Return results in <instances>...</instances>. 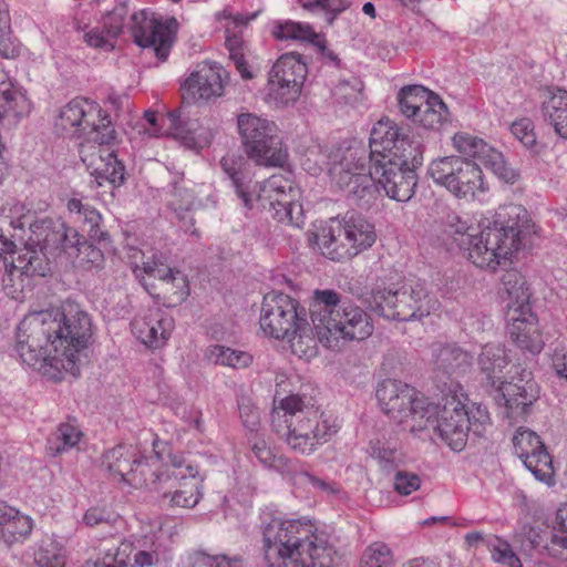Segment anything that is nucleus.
I'll list each match as a JSON object with an SVG mask.
<instances>
[{"mask_svg":"<svg viewBox=\"0 0 567 567\" xmlns=\"http://www.w3.org/2000/svg\"><path fill=\"white\" fill-rule=\"evenodd\" d=\"M91 332L87 313L59 309L33 311L17 327L16 352L22 363L53 381L63 373L80 374L79 353L85 348Z\"/></svg>","mask_w":567,"mask_h":567,"instance_id":"obj_1","label":"nucleus"},{"mask_svg":"<svg viewBox=\"0 0 567 567\" xmlns=\"http://www.w3.org/2000/svg\"><path fill=\"white\" fill-rule=\"evenodd\" d=\"M369 141V154L362 146L338 147L332 151L328 161L329 176L391 177L414 173L422 165V159L417 156H413L410 163L401 154L406 135L389 118H382L374 124Z\"/></svg>","mask_w":567,"mask_h":567,"instance_id":"obj_2","label":"nucleus"},{"mask_svg":"<svg viewBox=\"0 0 567 567\" xmlns=\"http://www.w3.org/2000/svg\"><path fill=\"white\" fill-rule=\"evenodd\" d=\"M267 567H331L332 549L301 519L271 518L262 528Z\"/></svg>","mask_w":567,"mask_h":567,"instance_id":"obj_3","label":"nucleus"},{"mask_svg":"<svg viewBox=\"0 0 567 567\" xmlns=\"http://www.w3.org/2000/svg\"><path fill=\"white\" fill-rule=\"evenodd\" d=\"M275 431L296 453L310 455L339 431L336 417L298 394L282 399L271 413Z\"/></svg>","mask_w":567,"mask_h":567,"instance_id":"obj_4","label":"nucleus"},{"mask_svg":"<svg viewBox=\"0 0 567 567\" xmlns=\"http://www.w3.org/2000/svg\"><path fill=\"white\" fill-rule=\"evenodd\" d=\"M312 336L326 348H336L340 339L364 340L373 332L369 315L333 289H317L309 308Z\"/></svg>","mask_w":567,"mask_h":567,"instance_id":"obj_5","label":"nucleus"},{"mask_svg":"<svg viewBox=\"0 0 567 567\" xmlns=\"http://www.w3.org/2000/svg\"><path fill=\"white\" fill-rule=\"evenodd\" d=\"M443 225L444 233L453 238L460 249L466 250L468 259L480 268L495 270L520 245L517 225L485 227L476 234V229L455 213L447 214Z\"/></svg>","mask_w":567,"mask_h":567,"instance_id":"obj_6","label":"nucleus"},{"mask_svg":"<svg viewBox=\"0 0 567 567\" xmlns=\"http://www.w3.org/2000/svg\"><path fill=\"white\" fill-rule=\"evenodd\" d=\"M259 326L266 336L287 340L291 351L299 358H309L316 353V341L306 311L289 295L271 291L264 296Z\"/></svg>","mask_w":567,"mask_h":567,"instance_id":"obj_7","label":"nucleus"},{"mask_svg":"<svg viewBox=\"0 0 567 567\" xmlns=\"http://www.w3.org/2000/svg\"><path fill=\"white\" fill-rule=\"evenodd\" d=\"M56 133L99 145L111 144L116 132L110 115L92 100L75 97L62 106L54 117Z\"/></svg>","mask_w":567,"mask_h":567,"instance_id":"obj_8","label":"nucleus"},{"mask_svg":"<svg viewBox=\"0 0 567 567\" xmlns=\"http://www.w3.org/2000/svg\"><path fill=\"white\" fill-rule=\"evenodd\" d=\"M377 240L374 225L361 215L347 214L315 234V244L323 256L340 261L351 259L372 247Z\"/></svg>","mask_w":567,"mask_h":567,"instance_id":"obj_9","label":"nucleus"},{"mask_svg":"<svg viewBox=\"0 0 567 567\" xmlns=\"http://www.w3.org/2000/svg\"><path fill=\"white\" fill-rule=\"evenodd\" d=\"M203 478L198 466L188 462L183 455H168L151 480V489L172 507L193 508L200 501Z\"/></svg>","mask_w":567,"mask_h":567,"instance_id":"obj_10","label":"nucleus"},{"mask_svg":"<svg viewBox=\"0 0 567 567\" xmlns=\"http://www.w3.org/2000/svg\"><path fill=\"white\" fill-rule=\"evenodd\" d=\"M382 411L412 433L424 430L436 413V406L417 391L398 380H385L377 389Z\"/></svg>","mask_w":567,"mask_h":567,"instance_id":"obj_11","label":"nucleus"},{"mask_svg":"<svg viewBox=\"0 0 567 567\" xmlns=\"http://www.w3.org/2000/svg\"><path fill=\"white\" fill-rule=\"evenodd\" d=\"M368 303L378 316L400 321L422 319L440 306L439 300L429 293L424 282L420 281L400 289H373Z\"/></svg>","mask_w":567,"mask_h":567,"instance_id":"obj_12","label":"nucleus"},{"mask_svg":"<svg viewBox=\"0 0 567 567\" xmlns=\"http://www.w3.org/2000/svg\"><path fill=\"white\" fill-rule=\"evenodd\" d=\"M435 415H437L435 431L453 451L458 452L466 446L470 434L481 437L491 425L486 406L476 403L467 406L456 396L446 399L442 409L436 410Z\"/></svg>","mask_w":567,"mask_h":567,"instance_id":"obj_13","label":"nucleus"},{"mask_svg":"<svg viewBox=\"0 0 567 567\" xmlns=\"http://www.w3.org/2000/svg\"><path fill=\"white\" fill-rule=\"evenodd\" d=\"M71 236L78 238V231L64 225H60L59 228H52L47 221L31 225L28 240L10 265V276L14 271L25 276H45L50 269L47 254L66 246Z\"/></svg>","mask_w":567,"mask_h":567,"instance_id":"obj_14","label":"nucleus"},{"mask_svg":"<svg viewBox=\"0 0 567 567\" xmlns=\"http://www.w3.org/2000/svg\"><path fill=\"white\" fill-rule=\"evenodd\" d=\"M157 453L145 455L136 446L117 445L103 455L110 478L121 486L151 489V480L161 466Z\"/></svg>","mask_w":567,"mask_h":567,"instance_id":"obj_15","label":"nucleus"},{"mask_svg":"<svg viewBox=\"0 0 567 567\" xmlns=\"http://www.w3.org/2000/svg\"><path fill=\"white\" fill-rule=\"evenodd\" d=\"M133 272L145 290L165 307H176L189 296L187 276L156 256L147 258L142 266L135 265Z\"/></svg>","mask_w":567,"mask_h":567,"instance_id":"obj_16","label":"nucleus"},{"mask_svg":"<svg viewBox=\"0 0 567 567\" xmlns=\"http://www.w3.org/2000/svg\"><path fill=\"white\" fill-rule=\"evenodd\" d=\"M308 68L301 55L295 52L278 58L268 73L267 84L261 92L265 103L284 109L298 101Z\"/></svg>","mask_w":567,"mask_h":567,"instance_id":"obj_17","label":"nucleus"},{"mask_svg":"<svg viewBox=\"0 0 567 567\" xmlns=\"http://www.w3.org/2000/svg\"><path fill=\"white\" fill-rule=\"evenodd\" d=\"M144 120L147 123L145 133L150 137L171 136L184 147L196 152L208 147L214 137L210 128L203 126L197 120L183 117L181 110L162 115L148 110L144 113Z\"/></svg>","mask_w":567,"mask_h":567,"instance_id":"obj_18","label":"nucleus"},{"mask_svg":"<svg viewBox=\"0 0 567 567\" xmlns=\"http://www.w3.org/2000/svg\"><path fill=\"white\" fill-rule=\"evenodd\" d=\"M481 370L486 374L492 386L501 390L505 406L513 415H524L533 404L535 395L532 393L533 384L527 381L525 385L506 383L502 381V371L508 364L505 349L498 344H486L478 357Z\"/></svg>","mask_w":567,"mask_h":567,"instance_id":"obj_19","label":"nucleus"},{"mask_svg":"<svg viewBox=\"0 0 567 567\" xmlns=\"http://www.w3.org/2000/svg\"><path fill=\"white\" fill-rule=\"evenodd\" d=\"M178 23L175 18H163L145 8L131 16L130 32L141 48L152 49L158 61L167 60L174 44Z\"/></svg>","mask_w":567,"mask_h":567,"instance_id":"obj_20","label":"nucleus"},{"mask_svg":"<svg viewBox=\"0 0 567 567\" xmlns=\"http://www.w3.org/2000/svg\"><path fill=\"white\" fill-rule=\"evenodd\" d=\"M484 172H489L497 177H515L516 174L507 167L504 155L501 152H492L481 157V162L467 161L462 156H446L434 161L427 174L430 177H482Z\"/></svg>","mask_w":567,"mask_h":567,"instance_id":"obj_21","label":"nucleus"},{"mask_svg":"<svg viewBox=\"0 0 567 567\" xmlns=\"http://www.w3.org/2000/svg\"><path fill=\"white\" fill-rule=\"evenodd\" d=\"M259 198L268 200L272 217L281 224L301 227L303 212L300 204L301 189L296 179H267L260 187Z\"/></svg>","mask_w":567,"mask_h":567,"instance_id":"obj_22","label":"nucleus"},{"mask_svg":"<svg viewBox=\"0 0 567 567\" xmlns=\"http://www.w3.org/2000/svg\"><path fill=\"white\" fill-rule=\"evenodd\" d=\"M277 131L274 122L250 114V157L256 155L259 165L280 167L292 173L287 161L288 153L277 147L280 144Z\"/></svg>","mask_w":567,"mask_h":567,"instance_id":"obj_23","label":"nucleus"},{"mask_svg":"<svg viewBox=\"0 0 567 567\" xmlns=\"http://www.w3.org/2000/svg\"><path fill=\"white\" fill-rule=\"evenodd\" d=\"M228 81L227 71L217 62L203 61L189 70L181 87L193 101H210L224 94Z\"/></svg>","mask_w":567,"mask_h":567,"instance_id":"obj_24","label":"nucleus"},{"mask_svg":"<svg viewBox=\"0 0 567 567\" xmlns=\"http://www.w3.org/2000/svg\"><path fill=\"white\" fill-rule=\"evenodd\" d=\"M513 445L516 455L535 478L549 484L554 476L553 461L537 433L518 427L513 436Z\"/></svg>","mask_w":567,"mask_h":567,"instance_id":"obj_25","label":"nucleus"},{"mask_svg":"<svg viewBox=\"0 0 567 567\" xmlns=\"http://www.w3.org/2000/svg\"><path fill=\"white\" fill-rule=\"evenodd\" d=\"M132 333L147 348H163L174 330V319L158 308L138 313L131 322Z\"/></svg>","mask_w":567,"mask_h":567,"instance_id":"obj_26","label":"nucleus"},{"mask_svg":"<svg viewBox=\"0 0 567 567\" xmlns=\"http://www.w3.org/2000/svg\"><path fill=\"white\" fill-rule=\"evenodd\" d=\"M34 529V519L0 499V543L12 548L28 542Z\"/></svg>","mask_w":567,"mask_h":567,"instance_id":"obj_27","label":"nucleus"},{"mask_svg":"<svg viewBox=\"0 0 567 567\" xmlns=\"http://www.w3.org/2000/svg\"><path fill=\"white\" fill-rule=\"evenodd\" d=\"M507 318L511 339L522 350L538 354L544 348V340L538 329L537 319L530 309L517 311V313L509 311Z\"/></svg>","mask_w":567,"mask_h":567,"instance_id":"obj_28","label":"nucleus"},{"mask_svg":"<svg viewBox=\"0 0 567 567\" xmlns=\"http://www.w3.org/2000/svg\"><path fill=\"white\" fill-rule=\"evenodd\" d=\"M133 546L121 544L114 551L109 550L102 557L87 560L83 567H152L157 561V554L138 550L133 556Z\"/></svg>","mask_w":567,"mask_h":567,"instance_id":"obj_29","label":"nucleus"},{"mask_svg":"<svg viewBox=\"0 0 567 567\" xmlns=\"http://www.w3.org/2000/svg\"><path fill=\"white\" fill-rule=\"evenodd\" d=\"M248 25V18L236 16L226 19V48L229 52V59L234 62L236 69L243 79H248V63L246 62V39L245 31Z\"/></svg>","mask_w":567,"mask_h":567,"instance_id":"obj_30","label":"nucleus"},{"mask_svg":"<svg viewBox=\"0 0 567 567\" xmlns=\"http://www.w3.org/2000/svg\"><path fill=\"white\" fill-rule=\"evenodd\" d=\"M434 372L437 379L463 373L472 364V355L456 344H437L433 348Z\"/></svg>","mask_w":567,"mask_h":567,"instance_id":"obj_31","label":"nucleus"},{"mask_svg":"<svg viewBox=\"0 0 567 567\" xmlns=\"http://www.w3.org/2000/svg\"><path fill=\"white\" fill-rule=\"evenodd\" d=\"M30 111L29 99L14 87L8 73L0 69V120L19 121Z\"/></svg>","mask_w":567,"mask_h":567,"instance_id":"obj_32","label":"nucleus"},{"mask_svg":"<svg viewBox=\"0 0 567 567\" xmlns=\"http://www.w3.org/2000/svg\"><path fill=\"white\" fill-rule=\"evenodd\" d=\"M499 292L506 295L508 299L507 312L522 311L530 309L529 307V289L526 286L524 277L515 269L507 270L501 277Z\"/></svg>","mask_w":567,"mask_h":567,"instance_id":"obj_33","label":"nucleus"},{"mask_svg":"<svg viewBox=\"0 0 567 567\" xmlns=\"http://www.w3.org/2000/svg\"><path fill=\"white\" fill-rule=\"evenodd\" d=\"M124 8L115 9L104 18L103 29L94 28L85 33L87 45L96 49H113V40L117 38L124 25Z\"/></svg>","mask_w":567,"mask_h":567,"instance_id":"obj_34","label":"nucleus"},{"mask_svg":"<svg viewBox=\"0 0 567 567\" xmlns=\"http://www.w3.org/2000/svg\"><path fill=\"white\" fill-rule=\"evenodd\" d=\"M83 163L91 177H124L125 174V166L109 150L99 148L97 153L84 157Z\"/></svg>","mask_w":567,"mask_h":567,"instance_id":"obj_35","label":"nucleus"},{"mask_svg":"<svg viewBox=\"0 0 567 567\" xmlns=\"http://www.w3.org/2000/svg\"><path fill=\"white\" fill-rule=\"evenodd\" d=\"M83 432L75 420L61 423L49 440L48 451L52 456H58L75 447L82 440Z\"/></svg>","mask_w":567,"mask_h":567,"instance_id":"obj_36","label":"nucleus"},{"mask_svg":"<svg viewBox=\"0 0 567 567\" xmlns=\"http://www.w3.org/2000/svg\"><path fill=\"white\" fill-rule=\"evenodd\" d=\"M542 110L555 132L567 140V91L557 90L548 101L543 103Z\"/></svg>","mask_w":567,"mask_h":567,"instance_id":"obj_37","label":"nucleus"},{"mask_svg":"<svg viewBox=\"0 0 567 567\" xmlns=\"http://www.w3.org/2000/svg\"><path fill=\"white\" fill-rule=\"evenodd\" d=\"M433 92L422 85H408L398 94L399 106L402 114L412 121L417 117L423 105L429 101Z\"/></svg>","mask_w":567,"mask_h":567,"instance_id":"obj_38","label":"nucleus"},{"mask_svg":"<svg viewBox=\"0 0 567 567\" xmlns=\"http://www.w3.org/2000/svg\"><path fill=\"white\" fill-rule=\"evenodd\" d=\"M447 117L449 110L446 104L437 94L433 93L413 122L426 130H439L447 121Z\"/></svg>","mask_w":567,"mask_h":567,"instance_id":"obj_39","label":"nucleus"},{"mask_svg":"<svg viewBox=\"0 0 567 567\" xmlns=\"http://www.w3.org/2000/svg\"><path fill=\"white\" fill-rule=\"evenodd\" d=\"M436 184L445 187L455 197L461 199L482 200L488 190V185L484 179H434Z\"/></svg>","mask_w":567,"mask_h":567,"instance_id":"obj_40","label":"nucleus"},{"mask_svg":"<svg viewBox=\"0 0 567 567\" xmlns=\"http://www.w3.org/2000/svg\"><path fill=\"white\" fill-rule=\"evenodd\" d=\"M34 564L37 567H65L64 546L56 540L43 542L34 553Z\"/></svg>","mask_w":567,"mask_h":567,"instance_id":"obj_41","label":"nucleus"},{"mask_svg":"<svg viewBox=\"0 0 567 567\" xmlns=\"http://www.w3.org/2000/svg\"><path fill=\"white\" fill-rule=\"evenodd\" d=\"M557 519L560 528L550 532L546 548L550 555L567 561V505L558 508Z\"/></svg>","mask_w":567,"mask_h":567,"instance_id":"obj_42","label":"nucleus"},{"mask_svg":"<svg viewBox=\"0 0 567 567\" xmlns=\"http://www.w3.org/2000/svg\"><path fill=\"white\" fill-rule=\"evenodd\" d=\"M454 145L460 153L464 154L467 161L481 162V157L489 154V151L497 152L489 147L483 140L464 134H456L453 137Z\"/></svg>","mask_w":567,"mask_h":567,"instance_id":"obj_43","label":"nucleus"},{"mask_svg":"<svg viewBox=\"0 0 567 567\" xmlns=\"http://www.w3.org/2000/svg\"><path fill=\"white\" fill-rule=\"evenodd\" d=\"M251 450L265 468L277 472H285L289 468V460L284 455L276 454L264 440L255 442Z\"/></svg>","mask_w":567,"mask_h":567,"instance_id":"obj_44","label":"nucleus"},{"mask_svg":"<svg viewBox=\"0 0 567 567\" xmlns=\"http://www.w3.org/2000/svg\"><path fill=\"white\" fill-rule=\"evenodd\" d=\"M272 33L278 40H298L309 43L313 38H316V32L310 25L293 21L277 23Z\"/></svg>","mask_w":567,"mask_h":567,"instance_id":"obj_45","label":"nucleus"},{"mask_svg":"<svg viewBox=\"0 0 567 567\" xmlns=\"http://www.w3.org/2000/svg\"><path fill=\"white\" fill-rule=\"evenodd\" d=\"M360 567H393L391 548L382 542L371 544L362 555Z\"/></svg>","mask_w":567,"mask_h":567,"instance_id":"obj_46","label":"nucleus"},{"mask_svg":"<svg viewBox=\"0 0 567 567\" xmlns=\"http://www.w3.org/2000/svg\"><path fill=\"white\" fill-rule=\"evenodd\" d=\"M207 357L216 364L231 368L246 367L247 354L243 351H236L224 346L215 344L208 348Z\"/></svg>","mask_w":567,"mask_h":567,"instance_id":"obj_47","label":"nucleus"},{"mask_svg":"<svg viewBox=\"0 0 567 567\" xmlns=\"http://www.w3.org/2000/svg\"><path fill=\"white\" fill-rule=\"evenodd\" d=\"M20 47L10 34V17L6 6L0 4V55L12 59L19 55Z\"/></svg>","mask_w":567,"mask_h":567,"instance_id":"obj_48","label":"nucleus"},{"mask_svg":"<svg viewBox=\"0 0 567 567\" xmlns=\"http://www.w3.org/2000/svg\"><path fill=\"white\" fill-rule=\"evenodd\" d=\"M192 567H245L241 557H228L227 555H209L205 551H196L192 556Z\"/></svg>","mask_w":567,"mask_h":567,"instance_id":"obj_49","label":"nucleus"},{"mask_svg":"<svg viewBox=\"0 0 567 567\" xmlns=\"http://www.w3.org/2000/svg\"><path fill=\"white\" fill-rule=\"evenodd\" d=\"M381 187L390 198L408 202L414 194L416 179H383Z\"/></svg>","mask_w":567,"mask_h":567,"instance_id":"obj_50","label":"nucleus"},{"mask_svg":"<svg viewBox=\"0 0 567 567\" xmlns=\"http://www.w3.org/2000/svg\"><path fill=\"white\" fill-rule=\"evenodd\" d=\"M358 181H354V185L349 192V198L358 204L370 205L375 199L377 194L382 190L381 184L383 179H362V183H358Z\"/></svg>","mask_w":567,"mask_h":567,"instance_id":"obj_51","label":"nucleus"},{"mask_svg":"<svg viewBox=\"0 0 567 567\" xmlns=\"http://www.w3.org/2000/svg\"><path fill=\"white\" fill-rule=\"evenodd\" d=\"M487 545L491 547L492 558L494 561L509 567H522L520 559L507 542L495 537L494 540L488 542Z\"/></svg>","mask_w":567,"mask_h":567,"instance_id":"obj_52","label":"nucleus"},{"mask_svg":"<svg viewBox=\"0 0 567 567\" xmlns=\"http://www.w3.org/2000/svg\"><path fill=\"white\" fill-rule=\"evenodd\" d=\"M512 134L533 153H538V144L534 132V124L529 118L515 121L511 126Z\"/></svg>","mask_w":567,"mask_h":567,"instance_id":"obj_53","label":"nucleus"},{"mask_svg":"<svg viewBox=\"0 0 567 567\" xmlns=\"http://www.w3.org/2000/svg\"><path fill=\"white\" fill-rule=\"evenodd\" d=\"M16 226L13 220L3 214H0V256L16 252V244L12 240L11 229L21 228Z\"/></svg>","mask_w":567,"mask_h":567,"instance_id":"obj_54","label":"nucleus"},{"mask_svg":"<svg viewBox=\"0 0 567 567\" xmlns=\"http://www.w3.org/2000/svg\"><path fill=\"white\" fill-rule=\"evenodd\" d=\"M421 486L420 477L414 473L398 472L394 476V488L401 495H410Z\"/></svg>","mask_w":567,"mask_h":567,"instance_id":"obj_55","label":"nucleus"},{"mask_svg":"<svg viewBox=\"0 0 567 567\" xmlns=\"http://www.w3.org/2000/svg\"><path fill=\"white\" fill-rule=\"evenodd\" d=\"M551 367L556 374L567 380V347H556L551 354Z\"/></svg>","mask_w":567,"mask_h":567,"instance_id":"obj_56","label":"nucleus"},{"mask_svg":"<svg viewBox=\"0 0 567 567\" xmlns=\"http://www.w3.org/2000/svg\"><path fill=\"white\" fill-rule=\"evenodd\" d=\"M83 522L91 527L104 523H110L111 514L104 507H91L85 512L83 516Z\"/></svg>","mask_w":567,"mask_h":567,"instance_id":"obj_57","label":"nucleus"},{"mask_svg":"<svg viewBox=\"0 0 567 567\" xmlns=\"http://www.w3.org/2000/svg\"><path fill=\"white\" fill-rule=\"evenodd\" d=\"M316 2L331 14L328 19L329 23H332L337 14L343 12L350 6V0H316Z\"/></svg>","mask_w":567,"mask_h":567,"instance_id":"obj_58","label":"nucleus"},{"mask_svg":"<svg viewBox=\"0 0 567 567\" xmlns=\"http://www.w3.org/2000/svg\"><path fill=\"white\" fill-rule=\"evenodd\" d=\"M371 455L381 463L391 464L395 458V450L381 446L380 442L371 444Z\"/></svg>","mask_w":567,"mask_h":567,"instance_id":"obj_59","label":"nucleus"},{"mask_svg":"<svg viewBox=\"0 0 567 567\" xmlns=\"http://www.w3.org/2000/svg\"><path fill=\"white\" fill-rule=\"evenodd\" d=\"M223 169L228 175V177H236L239 173H241L243 162L241 159L236 161L234 155L227 154L220 161Z\"/></svg>","mask_w":567,"mask_h":567,"instance_id":"obj_60","label":"nucleus"},{"mask_svg":"<svg viewBox=\"0 0 567 567\" xmlns=\"http://www.w3.org/2000/svg\"><path fill=\"white\" fill-rule=\"evenodd\" d=\"M310 43L318 48V51L323 58L333 63L339 62L337 54L326 45V39L322 35L316 33V38H313Z\"/></svg>","mask_w":567,"mask_h":567,"instance_id":"obj_61","label":"nucleus"},{"mask_svg":"<svg viewBox=\"0 0 567 567\" xmlns=\"http://www.w3.org/2000/svg\"><path fill=\"white\" fill-rule=\"evenodd\" d=\"M301 476L305 478V481L307 483L311 484L312 487H315L319 491L327 492V493L334 492V488L332 487V485L329 482H327L320 477H317L308 472L302 473Z\"/></svg>","mask_w":567,"mask_h":567,"instance_id":"obj_62","label":"nucleus"},{"mask_svg":"<svg viewBox=\"0 0 567 567\" xmlns=\"http://www.w3.org/2000/svg\"><path fill=\"white\" fill-rule=\"evenodd\" d=\"M488 542L489 540H486V535L478 530L467 533L464 536V543L468 549L476 548L480 544H484V543H488Z\"/></svg>","mask_w":567,"mask_h":567,"instance_id":"obj_63","label":"nucleus"},{"mask_svg":"<svg viewBox=\"0 0 567 567\" xmlns=\"http://www.w3.org/2000/svg\"><path fill=\"white\" fill-rule=\"evenodd\" d=\"M84 251L87 254L89 262H91L95 266H99L103 261V254H102L101 249L94 247L93 245L83 243L82 252H84Z\"/></svg>","mask_w":567,"mask_h":567,"instance_id":"obj_64","label":"nucleus"}]
</instances>
